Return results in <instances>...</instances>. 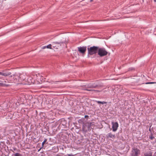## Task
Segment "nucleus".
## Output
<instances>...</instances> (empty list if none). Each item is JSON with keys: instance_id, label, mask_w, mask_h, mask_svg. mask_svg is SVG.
I'll list each match as a JSON object with an SVG mask.
<instances>
[{"instance_id": "f257e3e1", "label": "nucleus", "mask_w": 156, "mask_h": 156, "mask_svg": "<svg viewBox=\"0 0 156 156\" xmlns=\"http://www.w3.org/2000/svg\"><path fill=\"white\" fill-rule=\"evenodd\" d=\"M57 123L59 124V126L58 127L59 129H61L62 130H64L67 127V122L64 119H62L58 120Z\"/></svg>"}, {"instance_id": "f03ea898", "label": "nucleus", "mask_w": 156, "mask_h": 156, "mask_svg": "<svg viewBox=\"0 0 156 156\" xmlns=\"http://www.w3.org/2000/svg\"><path fill=\"white\" fill-rule=\"evenodd\" d=\"M83 126L82 127L83 130L87 132V130L86 129L85 126L87 127V129L88 131H90L91 129H93L94 127V122H86L85 123L83 122Z\"/></svg>"}, {"instance_id": "7ed1b4c3", "label": "nucleus", "mask_w": 156, "mask_h": 156, "mask_svg": "<svg viewBox=\"0 0 156 156\" xmlns=\"http://www.w3.org/2000/svg\"><path fill=\"white\" fill-rule=\"evenodd\" d=\"M99 47L93 46L88 48V55H91L98 53Z\"/></svg>"}, {"instance_id": "20e7f679", "label": "nucleus", "mask_w": 156, "mask_h": 156, "mask_svg": "<svg viewBox=\"0 0 156 156\" xmlns=\"http://www.w3.org/2000/svg\"><path fill=\"white\" fill-rule=\"evenodd\" d=\"M108 53L106 49L103 48H98V55L101 57H102L107 55Z\"/></svg>"}, {"instance_id": "39448f33", "label": "nucleus", "mask_w": 156, "mask_h": 156, "mask_svg": "<svg viewBox=\"0 0 156 156\" xmlns=\"http://www.w3.org/2000/svg\"><path fill=\"white\" fill-rule=\"evenodd\" d=\"M140 153V151L139 149L136 147H134L132 148L131 154L132 156H138Z\"/></svg>"}, {"instance_id": "423d86ee", "label": "nucleus", "mask_w": 156, "mask_h": 156, "mask_svg": "<svg viewBox=\"0 0 156 156\" xmlns=\"http://www.w3.org/2000/svg\"><path fill=\"white\" fill-rule=\"evenodd\" d=\"M63 43V42H55L52 43V45L53 47L58 48Z\"/></svg>"}, {"instance_id": "0eeeda50", "label": "nucleus", "mask_w": 156, "mask_h": 156, "mask_svg": "<svg viewBox=\"0 0 156 156\" xmlns=\"http://www.w3.org/2000/svg\"><path fill=\"white\" fill-rule=\"evenodd\" d=\"M112 130L114 132L116 131L117 128L119 126V124L117 122H112Z\"/></svg>"}, {"instance_id": "6e6552de", "label": "nucleus", "mask_w": 156, "mask_h": 156, "mask_svg": "<svg viewBox=\"0 0 156 156\" xmlns=\"http://www.w3.org/2000/svg\"><path fill=\"white\" fill-rule=\"evenodd\" d=\"M78 51L81 53L84 54L86 52L87 50L86 47H80L78 48Z\"/></svg>"}, {"instance_id": "1a4fd4ad", "label": "nucleus", "mask_w": 156, "mask_h": 156, "mask_svg": "<svg viewBox=\"0 0 156 156\" xmlns=\"http://www.w3.org/2000/svg\"><path fill=\"white\" fill-rule=\"evenodd\" d=\"M106 138H112L113 139H115V134H112L111 133H108L106 135Z\"/></svg>"}, {"instance_id": "9d476101", "label": "nucleus", "mask_w": 156, "mask_h": 156, "mask_svg": "<svg viewBox=\"0 0 156 156\" xmlns=\"http://www.w3.org/2000/svg\"><path fill=\"white\" fill-rule=\"evenodd\" d=\"M84 86L87 88H94L98 87V86L97 84H95V83H93L87 85H84Z\"/></svg>"}, {"instance_id": "9b49d317", "label": "nucleus", "mask_w": 156, "mask_h": 156, "mask_svg": "<svg viewBox=\"0 0 156 156\" xmlns=\"http://www.w3.org/2000/svg\"><path fill=\"white\" fill-rule=\"evenodd\" d=\"M45 114L44 113L41 112L40 113V116L41 117V119L42 121H44Z\"/></svg>"}, {"instance_id": "f8f14e48", "label": "nucleus", "mask_w": 156, "mask_h": 156, "mask_svg": "<svg viewBox=\"0 0 156 156\" xmlns=\"http://www.w3.org/2000/svg\"><path fill=\"white\" fill-rule=\"evenodd\" d=\"M10 74V73H5L0 72V75L3 76L5 77L8 76Z\"/></svg>"}, {"instance_id": "ddd939ff", "label": "nucleus", "mask_w": 156, "mask_h": 156, "mask_svg": "<svg viewBox=\"0 0 156 156\" xmlns=\"http://www.w3.org/2000/svg\"><path fill=\"white\" fill-rule=\"evenodd\" d=\"M51 46H52V44H49V45H48L46 46L43 47H42V48L44 49V48H48L51 49H52Z\"/></svg>"}, {"instance_id": "4468645a", "label": "nucleus", "mask_w": 156, "mask_h": 156, "mask_svg": "<svg viewBox=\"0 0 156 156\" xmlns=\"http://www.w3.org/2000/svg\"><path fill=\"white\" fill-rule=\"evenodd\" d=\"M95 101L98 104H106L107 103L106 102H105V101Z\"/></svg>"}, {"instance_id": "2eb2a0df", "label": "nucleus", "mask_w": 156, "mask_h": 156, "mask_svg": "<svg viewBox=\"0 0 156 156\" xmlns=\"http://www.w3.org/2000/svg\"><path fill=\"white\" fill-rule=\"evenodd\" d=\"M149 138L151 140H152L154 138V137L153 136V134L152 133H151V136H149Z\"/></svg>"}, {"instance_id": "dca6fc26", "label": "nucleus", "mask_w": 156, "mask_h": 156, "mask_svg": "<svg viewBox=\"0 0 156 156\" xmlns=\"http://www.w3.org/2000/svg\"><path fill=\"white\" fill-rule=\"evenodd\" d=\"M45 144L44 142H43L42 144V147H40V151L41 149L42 148H44L45 147L44 146V144Z\"/></svg>"}, {"instance_id": "f3484780", "label": "nucleus", "mask_w": 156, "mask_h": 156, "mask_svg": "<svg viewBox=\"0 0 156 156\" xmlns=\"http://www.w3.org/2000/svg\"><path fill=\"white\" fill-rule=\"evenodd\" d=\"M14 156H22L21 154L19 153H17L14 154Z\"/></svg>"}, {"instance_id": "a211bd4d", "label": "nucleus", "mask_w": 156, "mask_h": 156, "mask_svg": "<svg viewBox=\"0 0 156 156\" xmlns=\"http://www.w3.org/2000/svg\"><path fill=\"white\" fill-rule=\"evenodd\" d=\"M6 85V84L5 83L3 82H0V85L3 86V85Z\"/></svg>"}, {"instance_id": "6ab92c4d", "label": "nucleus", "mask_w": 156, "mask_h": 156, "mask_svg": "<svg viewBox=\"0 0 156 156\" xmlns=\"http://www.w3.org/2000/svg\"><path fill=\"white\" fill-rule=\"evenodd\" d=\"M75 155L73 154H67L65 155L64 156H74Z\"/></svg>"}, {"instance_id": "aec40b11", "label": "nucleus", "mask_w": 156, "mask_h": 156, "mask_svg": "<svg viewBox=\"0 0 156 156\" xmlns=\"http://www.w3.org/2000/svg\"><path fill=\"white\" fill-rule=\"evenodd\" d=\"M155 82H147L146 83V84H153L154 83H156Z\"/></svg>"}, {"instance_id": "412c9836", "label": "nucleus", "mask_w": 156, "mask_h": 156, "mask_svg": "<svg viewBox=\"0 0 156 156\" xmlns=\"http://www.w3.org/2000/svg\"><path fill=\"white\" fill-rule=\"evenodd\" d=\"M40 155L41 156H44L45 155L43 152H41V153Z\"/></svg>"}, {"instance_id": "4be33fe9", "label": "nucleus", "mask_w": 156, "mask_h": 156, "mask_svg": "<svg viewBox=\"0 0 156 156\" xmlns=\"http://www.w3.org/2000/svg\"><path fill=\"white\" fill-rule=\"evenodd\" d=\"M84 90H87V91H92L94 90H89V89H84Z\"/></svg>"}, {"instance_id": "5701e85b", "label": "nucleus", "mask_w": 156, "mask_h": 156, "mask_svg": "<svg viewBox=\"0 0 156 156\" xmlns=\"http://www.w3.org/2000/svg\"><path fill=\"white\" fill-rule=\"evenodd\" d=\"M84 117L86 119L88 118L89 117V116L87 115H86L84 116Z\"/></svg>"}, {"instance_id": "b1692460", "label": "nucleus", "mask_w": 156, "mask_h": 156, "mask_svg": "<svg viewBox=\"0 0 156 156\" xmlns=\"http://www.w3.org/2000/svg\"><path fill=\"white\" fill-rule=\"evenodd\" d=\"M47 139H45L44 140V141H43V142H44V143H45L47 141Z\"/></svg>"}, {"instance_id": "393cba45", "label": "nucleus", "mask_w": 156, "mask_h": 156, "mask_svg": "<svg viewBox=\"0 0 156 156\" xmlns=\"http://www.w3.org/2000/svg\"><path fill=\"white\" fill-rule=\"evenodd\" d=\"M145 156H152L151 155H148L147 154L145 155Z\"/></svg>"}, {"instance_id": "a878e982", "label": "nucleus", "mask_w": 156, "mask_h": 156, "mask_svg": "<svg viewBox=\"0 0 156 156\" xmlns=\"http://www.w3.org/2000/svg\"><path fill=\"white\" fill-rule=\"evenodd\" d=\"M154 1L155 2H156V0H154Z\"/></svg>"}, {"instance_id": "bb28decb", "label": "nucleus", "mask_w": 156, "mask_h": 156, "mask_svg": "<svg viewBox=\"0 0 156 156\" xmlns=\"http://www.w3.org/2000/svg\"><path fill=\"white\" fill-rule=\"evenodd\" d=\"M149 131H151V129H150V128L149 129Z\"/></svg>"}, {"instance_id": "cd10ccee", "label": "nucleus", "mask_w": 156, "mask_h": 156, "mask_svg": "<svg viewBox=\"0 0 156 156\" xmlns=\"http://www.w3.org/2000/svg\"><path fill=\"white\" fill-rule=\"evenodd\" d=\"M42 104H43V102H42L41 103V105H42Z\"/></svg>"}, {"instance_id": "c85d7f7f", "label": "nucleus", "mask_w": 156, "mask_h": 156, "mask_svg": "<svg viewBox=\"0 0 156 156\" xmlns=\"http://www.w3.org/2000/svg\"><path fill=\"white\" fill-rule=\"evenodd\" d=\"M90 0V2H92L93 0Z\"/></svg>"}, {"instance_id": "c756f323", "label": "nucleus", "mask_w": 156, "mask_h": 156, "mask_svg": "<svg viewBox=\"0 0 156 156\" xmlns=\"http://www.w3.org/2000/svg\"><path fill=\"white\" fill-rule=\"evenodd\" d=\"M112 80L115 79H112Z\"/></svg>"}, {"instance_id": "7c9ffc66", "label": "nucleus", "mask_w": 156, "mask_h": 156, "mask_svg": "<svg viewBox=\"0 0 156 156\" xmlns=\"http://www.w3.org/2000/svg\"><path fill=\"white\" fill-rule=\"evenodd\" d=\"M31 77H32V78H33L32 76H31Z\"/></svg>"}]
</instances>
